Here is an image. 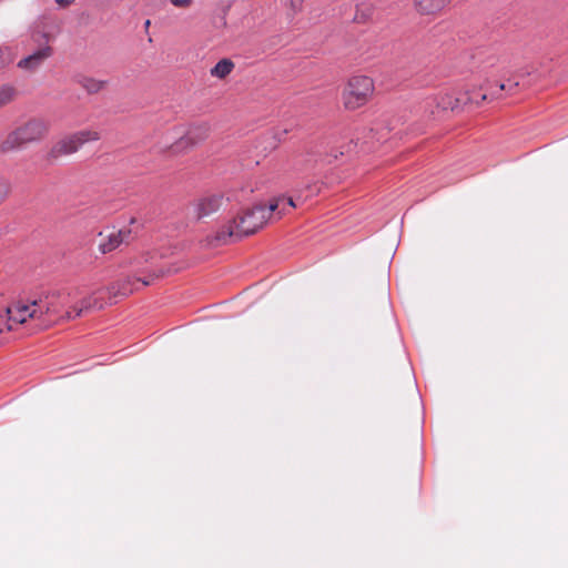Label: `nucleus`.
<instances>
[{
	"label": "nucleus",
	"instance_id": "nucleus-10",
	"mask_svg": "<svg viewBox=\"0 0 568 568\" xmlns=\"http://www.w3.org/2000/svg\"><path fill=\"white\" fill-rule=\"evenodd\" d=\"M52 55L51 47L47 45L38 49L32 54L21 59L18 62V67L22 70L33 72L39 69L42 63Z\"/></svg>",
	"mask_w": 568,
	"mask_h": 568
},
{
	"label": "nucleus",
	"instance_id": "nucleus-15",
	"mask_svg": "<svg viewBox=\"0 0 568 568\" xmlns=\"http://www.w3.org/2000/svg\"><path fill=\"white\" fill-rule=\"evenodd\" d=\"M79 85L87 91L89 94H95L102 91L105 85L106 81L99 80L91 77H82L78 80Z\"/></svg>",
	"mask_w": 568,
	"mask_h": 568
},
{
	"label": "nucleus",
	"instance_id": "nucleus-13",
	"mask_svg": "<svg viewBox=\"0 0 568 568\" xmlns=\"http://www.w3.org/2000/svg\"><path fill=\"white\" fill-rule=\"evenodd\" d=\"M296 205L292 197L278 196L271 201L270 205L266 206L267 215L271 217V214L277 212L280 216L287 213L290 210L294 209Z\"/></svg>",
	"mask_w": 568,
	"mask_h": 568
},
{
	"label": "nucleus",
	"instance_id": "nucleus-1",
	"mask_svg": "<svg viewBox=\"0 0 568 568\" xmlns=\"http://www.w3.org/2000/svg\"><path fill=\"white\" fill-rule=\"evenodd\" d=\"M67 295L59 291L42 292L37 296L13 302L7 307L8 329L27 321H37L49 326L60 320Z\"/></svg>",
	"mask_w": 568,
	"mask_h": 568
},
{
	"label": "nucleus",
	"instance_id": "nucleus-20",
	"mask_svg": "<svg viewBox=\"0 0 568 568\" xmlns=\"http://www.w3.org/2000/svg\"><path fill=\"white\" fill-rule=\"evenodd\" d=\"M506 89H507L506 84L505 83H500V84H498V91H490L489 93H490V95L493 98H499L500 97L499 92H501V91H504Z\"/></svg>",
	"mask_w": 568,
	"mask_h": 568
},
{
	"label": "nucleus",
	"instance_id": "nucleus-17",
	"mask_svg": "<svg viewBox=\"0 0 568 568\" xmlns=\"http://www.w3.org/2000/svg\"><path fill=\"white\" fill-rule=\"evenodd\" d=\"M10 193V184L7 180L0 179V204L8 197Z\"/></svg>",
	"mask_w": 568,
	"mask_h": 568
},
{
	"label": "nucleus",
	"instance_id": "nucleus-6",
	"mask_svg": "<svg viewBox=\"0 0 568 568\" xmlns=\"http://www.w3.org/2000/svg\"><path fill=\"white\" fill-rule=\"evenodd\" d=\"M101 135L95 130H81L65 135L57 141L47 153V160L53 162L61 156L77 152L83 144L100 140Z\"/></svg>",
	"mask_w": 568,
	"mask_h": 568
},
{
	"label": "nucleus",
	"instance_id": "nucleus-11",
	"mask_svg": "<svg viewBox=\"0 0 568 568\" xmlns=\"http://www.w3.org/2000/svg\"><path fill=\"white\" fill-rule=\"evenodd\" d=\"M453 0H414V7L423 16L440 14Z\"/></svg>",
	"mask_w": 568,
	"mask_h": 568
},
{
	"label": "nucleus",
	"instance_id": "nucleus-23",
	"mask_svg": "<svg viewBox=\"0 0 568 568\" xmlns=\"http://www.w3.org/2000/svg\"><path fill=\"white\" fill-rule=\"evenodd\" d=\"M518 87V83H514L513 85H509L508 87V90L511 91L513 89L517 88Z\"/></svg>",
	"mask_w": 568,
	"mask_h": 568
},
{
	"label": "nucleus",
	"instance_id": "nucleus-19",
	"mask_svg": "<svg viewBox=\"0 0 568 568\" xmlns=\"http://www.w3.org/2000/svg\"><path fill=\"white\" fill-rule=\"evenodd\" d=\"M6 324H8L7 310L3 313H0V333L9 331Z\"/></svg>",
	"mask_w": 568,
	"mask_h": 568
},
{
	"label": "nucleus",
	"instance_id": "nucleus-9",
	"mask_svg": "<svg viewBox=\"0 0 568 568\" xmlns=\"http://www.w3.org/2000/svg\"><path fill=\"white\" fill-rule=\"evenodd\" d=\"M224 196L220 193L210 194L201 197L195 204V215L197 219L206 217L220 210Z\"/></svg>",
	"mask_w": 568,
	"mask_h": 568
},
{
	"label": "nucleus",
	"instance_id": "nucleus-16",
	"mask_svg": "<svg viewBox=\"0 0 568 568\" xmlns=\"http://www.w3.org/2000/svg\"><path fill=\"white\" fill-rule=\"evenodd\" d=\"M17 97V90L10 84L0 87V109L11 103Z\"/></svg>",
	"mask_w": 568,
	"mask_h": 568
},
{
	"label": "nucleus",
	"instance_id": "nucleus-21",
	"mask_svg": "<svg viewBox=\"0 0 568 568\" xmlns=\"http://www.w3.org/2000/svg\"><path fill=\"white\" fill-rule=\"evenodd\" d=\"M291 7L294 9H301L303 0H290Z\"/></svg>",
	"mask_w": 568,
	"mask_h": 568
},
{
	"label": "nucleus",
	"instance_id": "nucleus-4",
	"mask_svg": "<svg viewBox=\"0 0 568 568\" xmlns=\"http://www.w3.org/2000/svg\"><path fill=\"white\" fill-rule=\"evenodd\" d=\"M49 133L47 121L33 118L11 131L0 144L3 153L19 150L27 144L42 141Z\"/></svg>",
	"mask_w": 568,
	"mask_h": 568
},
{
	"label": "nucleus",
	"instance_id": "nucleus-24",
	"mask_svg": "<svg viewBox=\"0 0 568 568\" xmlns=\"http://www.w3.org/2000/svg\"><path fill=\"white\" fill-rule=\"evenodd\" d=\"M487 95L483 94L481 100H486Z\"/></svg>",
	"mask_w": 568,
	"mask_h": 568
},
{
	"label": "nucleus",
	"instance_id": "nucleus-14",
	"mask_svg": "<svg viewBox=\"0 0 568 568\" xmlns=\"http://www.w3.org/2000/svg\"><path fill=\"white\" fill-rule=\"evenodd\" d=\"M235 64L231 59H221L211 70L210 74L213 78L224 80L234 70Z\"/></svg>",
	"mask_w": 568,
	"mask_h": 568
},
{
	"label": "nucleus",
	"instance_id": "nucleus-2",
	"mask_svg": "<svg viewBox=\"0 0 568 568\" xmlns=\"http://www.w3.org/2000/svg\"><path fill=\"white\" fill-rule=\"evenodd\" d=\"M153 281V276H148L145 278L129 276L110 287L95 290L83 296L79 302L74 303L70 310L64 313L61 311L60 320H73L90 311L101 310L104 307V296L106 294L113 297L128 296L139 290L136 286L138 283H141L143 286H148L152 284Z\"/></svg>",
	"mask_w": 568,
	"mask_h": 568
},
{
	"label": "nucleus",
	"instance_id": "nucleus-7",
	"mask_svg": "<svg viewBox=\"0 0 568 568\" xmlns=\"http://www.w3.org/2000/svg\"><path fill=\"white\" fill-rule=\"evenodd\" d=\"M207 135L209 126L206 124L193 125L185 132L184 135L179 138L166 149L171 154L178 155L191 150L193 146L201 143L207 138Z\"/></svg>",
	"mask_w": 568,
	"mask_h": 568
},
{
	"label": "nucleus",
	"instance_id": "nucleus-18",
	"mask_svg": "<svg viewBox=\"0 0 568 568\" xmlns=\"http://www.w3.org/2000/svg\"><path fill=\"white\" fill-rule=\"evenodd\" d=\"M174 8L189 9L194 0H169Z\"/></svg>",
	"mask_w": 568,
	"mask_h": 568
},
{
	"label": "nucleus",
	"instance_id": "nucleus-8",
	"mask_svg": "<svg viewBox=\"0 0 568 568\" xmlns=\"http://www.w3.org/2000/svg\"><path fill=\"white\" fill-rule=\"evenodd\" d=\"M99 251L102 254L110 253L118 248L121 244L128 243L131 239V231L129 229L112 230L108 233H99Z\"/></svg>",
	"mask_w": 568,
	"mask_h": 568
},
{
	"label": "nucleus",
	"instance_id": "nucleus-5",
	"mask_svg": "<svg viewBox=\"0 0 568 568\" xmlns=\"http://www.w3.org/2000/svg\"><path fill=\"white\" fill-rule=\"evenodd\" d=\"M374 90L372 78L367 75L351 77L342 91L344 108L352 111L362 108L371 100Z\"/></svg>",
	"mask_w": 568,
	"mask_h": 568
},
{
	"label": "nucleus",
	"instance_id": "nucleus-12",
	"mask_svg": "<svg viewBox=\"0 0 568 568\" xmlns=\"http://www.w3.org/2000/svg\"><path fill=\"white\" fill-rule=\"evenodd\" d=\"M433 102L442 111H457L464 103L460 98L453 95L450 92H440L433 99Z\"/></svg>",
	"mask_w": 568,
	"mask_h": 568
},
{
	"label": "nucleus",
	"instance_id": "nucleus-22",
	"mask_svg": "<svg viewBox=\"0 0 568 568\" xmlns=\"http://www.w3.org/2000/svg\"><path fill=\"white\" fill-rule=\"evenodd\" d=\"M61 6H70L74 0H55Z\"/></svg>",
	"mask_w": 568,
	"mask_h": 568
},
{
	"label": "nucleus",
	"instance_id": "nucleus-3",
	"mask_svg": "<svg viewBox=\"0 0 568 568\" xmlns=\"http://www.w3.org/2000/svg\"><path fill=\"white\" fill-rule=\"evenodd\" d=\"M268 219L265 205L258 204L252 209L244 210L213 236H207V245L219 246L226 244L230 240H239L243 236L251 235L263 227Z\"/></svg>",
	"mask_w": 568,
	"mask_h": 568
}]
</instances>
